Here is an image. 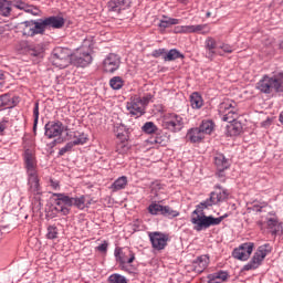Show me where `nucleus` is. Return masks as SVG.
<instances>
[{"label":"nucleus","mask_w":283,"mask_h":283,"mask_svg":"<svg viewBox=\"0 0 283 283\" xmlns=\"http://www.w3.org/2000/svg\"><path fill=\"white\" fill-rule=\"evenodd\" d=\"M55 199V211L62 213V216H70V207H75L83 211L85 209V196L81 197H70L65 193H53Z\"/></svg>","instance_id":"obj_1"},{"label":"nucleus","mask_w":283,"mask_h":283,"mask_svg":"<svg viewBox=\"0 0 283 283\" xmlns=\"http://www.w3.org/2000/svg\"><path fill=\"white\" fill-rule=\"evenodd\" d=\"M50 61L55 67L65 70V67L72 65V50L57 46L53 50Z\"/></svg>","instance_id":"obj_2"},{"label":"nucleus","mask_w":283,"mask_h":283,"mask_svg":"<svg viewBox=\"0 0 283 283\" xmlns=\"http://www.w3.org/2000/svg\"><path fill=\"white\" fill-rule=\"evenodd\" d=\"M206 209L209 210L211 208L207 203V201L203 200L199 205H197L196 209L192 211V216H197L190 219L191 224H193L195 231L200 232V231H207V229H209V226H206L205 223H202L203 218H209V216L205 213Z\"/></svg>","instance_id":"obj_3"},{"label":"nucleus","mask_w":283,"mask_h":283,"mask_svg":"<svg viewBox=\"0 0 283 283\" xmlns=\"http://www.w3.org/2000/svg\"><path fill=\"white\" fill-rule=\"evenodd\" d=\"M269 253H271V244L265 243L259 247L250 262L243 266L242 271H255V269H259L262 265L264 258H266Z\"/></svg>","instance_id":"obj_4"},{"label":"nucleus","mask_w":283,"mask_h":283,"mask_svg":"<svg viewBox=\"0 0 283 283\" xmlns=\"http://www.w3.org/2000/svg\"><path fill=\"white\" fill-rule=\"evenodd\" d=\"M219 113L223 114V123H238V108L235 107V102L227 99L219 105Z\"/></svg>","instance_id":"obj_5"},{"label":"nucleus","mask_w":283,"mask_h":283,"mask_svg":"<svg viewBox=\"0 0 283 283\" xmlns=\"http://www.w3.org/2000/svg\"><path fill=\"white\" fill-rule=\"evenodd\" d=\"M163 127L168 132H172V134H177V132H182L185 128V118L178 114L170 113L165 116Z\"/></svg>","instance_id":"obj_6"},{"label":"nucleus","mask_w":283,"mask_h":283,"mask_svg":"<svg viewBox=\"0 0 283 283\" xmlns=\"http://www.w3.org/2000/svg\"><path fill=\"white\" fill-rule=\"evenodd\" d=\"M216 191L210 192L209 198L206 199L208 207H213L216 205H220V202H226L229 200V190L222 188V186L217 185Z\"/></svg>","instance_id":"obj_7"},{"label":"nucleus","mask_w":283,"mask_h":283,"mask_svg":"<svg viewBox=\"0 0 283 283\" xmlns=\"http://www.w3.org/2000/svg\"><path fill=\"white\" fill-rule=\"evenodd\" d=\"M116 261L119 262V266L132 264L136 260V253L129 248H116L115 249Z\"/></svg>","instance_id":"obj_8"},{"label":"nucleus","mask_w":283,"mask_h":283,"mask_svg":"<svg viewBox=\"0 0 283 283\" xmlns=\"http://www.w3.org/2000/svg\"><path fill=\"white\" fill-rule=\"evenodd\" d=\"M255 244L253 242H247L239 245V248H235L232 252V256L235 258V260H240L241 262H247L249 258H251V253H253V248Z\"/></svg>","instance_id":"obj_9"},{"label":"nucleus","mask_w":283,"mask_h":283,"mask_svg":"<svg viewBox=\"0 0 283 283\" xmlns=\"http://www.w3.org/2000/svg\"><path fill=\"white\" fill-rule=\"evenodd\" d=\"M120 67V55L109 53L103 61V70L106 74H114Z\"/></svg>","instance_id":"obj_10"},{"label":"nucleus","mask_w":283,"mask_h":283,"mask_svg":"<svg viewBox=\"0 0 283 283\" xmlns=\"http://www.w3.org/2000/svg\"><path fill=\"white\" fill-rule=\"evenodd\" d=\"M63 122L61 120H52L48 122L44 126V136L46 138H56L63 135Z\"/></svg>","instance_id":"obj_11"},{"label":"nucleus","mask_w":283,"mask_h":283,"mask_svg":"<svg viewBox=\"0 0 283 283\" xmlns=\"http://www.w3.org/2000/svg\"><path fill=\"white\" fill-rule=\"evenodd\" d=\"M149 240L155 251H163L167 247V242H169V234H165L163 232H150Z\"/></svg>","instance_id":"obj_12"},{"label":"nucleus","mask_w":283,"mask_h":283,"mask_svg":"<svg viewBox=\"0 0 283 283\" xmlns=\"http://www.w3.org/2000/svg\"><path fill=\"white\" fill-rule=\"evenodd\" d=\"M92 63V54L90 52L71 53V64L76 67H87Z\"/></svg>","instance_id":"obj_13"},{"label":"nucleus","mask_w":283,"mask_h":283,"mask_svg":"<svg viewBox=\"0 0 283 283\" xmlns=\"http://www.w3.org/2000/svg\"><path fill=\"white\" fill-rule=\"evenodd\" d=\"M126 109L129 111L132 116H136L137 118H140V116L145 114V106L143 105L140 97H134L132 102L127 103Z\"/></svg>","instance_id":"obj_14"},{"label":"nucleus","mask_w":283,"mask_h":283,"mask_svg":"<svg viewBox=\"0 0 283 283\" xmlns=\"http://www.w3.org/2000/svg\"><path fill=\"white\" fill-rule=\"evenodd\" d=\"M256 90L261 92V94H273L275 88L273 87V76L264 75L258 83Z\"/></svg>","instance_id":"obj_15"},{"label":"nucleus","mask_w":283,"mask_h":283,"mask_svg":"<svg viewBox=\"0 0 283 283\" xmlns=\"http://www.w3.org/2000/svg\"><path fill=\"white\" fill-rule=\"evenodd\" d=\"M24 165L27 174H36V157H34V151L30 148L24 150Z\"/></svg>","instance_id":"obj_16"},{"label":"nucleus","mask_w":283,"mask_h":283,"mask_svg":"<svg viewBox=\"0 0 283 283\" xmlns=\"http://www.w3.org/2000/svg\"><path fill=\"white\" fill-rule=\"evenodd\" d=\"M17 105H19L18 97L8 93L0 95V112H3V109H12V107H17Z\"/></svg>","instance_id":"obj_17"},{"label":"nucleus","mask_w":283,"mask_h":283,"mask_svg":"<svg viewBox=\"0 0 283 283\" xmlns=\"http://www.w3.org/2000/svg\"><path fill=\"white\" fill-rule=\"evenodd\" d=\"M28 185L30 193L41 196V185L39 184V175H36V172L28 174Z\"/></svg>","instance_id":"obj_18"},{"label":"nucleus","mask_w":283,"mask_h":283,"mask_svg":"<svg viewBox=\"0 0 283 283\" xmlns=\"http://www.w3.org/2000/svg\"><path fill=\"white\" fill-rule=\"evenodd\" d=\"M214 165L217 167V171H227L231 167L229 159L224 157V154L217 153L214 156Z\"/></svg>","instance_id":"obj_19"},{"label":"nucleus","mask_w":283,"mask_h":283,"mask_svg":"<svg viewBox=\"0 0 283 283\" xmlns=\"http://www.w3.org/2000/svg\"><path fill=\"white\" fill-rule=\"evenodd\" d=\"M132 0H111L107 3L108 12H120V8H129Z\"/></svg>","instance_id":"obj_20"},{"label":"nucleus","mask_w":283,"mask_h":283,"mask_svg":"<svg viewBox=\"0 0 283 283\" xmlns=\"http://www.w3.org/2000/svg\"><path fill=\"white\" fill-rule=\"evenodd\" d=\"M218 43L212 36H208L205 41V50L207 59H213L216 56V50H218Z\"/></svg>","instance_id":"obj_21"},{"label":"nucleus","mask_w":283,"mask_h":283,"mask_svg":"<svg viewBox=\"0 0 283 283\" xmlns=\"http://www.w3.org/2000/svg\"><path fill=\"white\" fill-rule=\"evenodd\" d=\"M207 283H222L229 280V272L227 271H218L212 274L207 275Z\"/></svg>","instance_id":"obj_22"},{"label":"nucleus","mask_w":283,"mask_h":283,"mask_svg":"<svg viewBox=\"0 0 283 283\" xmlns=\"http://www.w3.org/2000/svg\"><path fill=\"white\" fill-rule=\"evenodd\" d=\"M46 28H53L54 30H61L65 25V19L63 17L51 15L44 19Z\"/></svg>","instance_id":"obj_23"},{"label":"nucleus","mask_w":283,"mask_h":283,"mask_svg":"<svg viewBox=\"0 0 283 283\" xmlns=\"http://www.w3.org/2000/svg\"><path fill=\"white\" fill-rule=\"evenodd\" d=\"M196 273H203L205 269L209 266V258L207 255L198 256L193 262Z\"/></svg>","instance_id":"obj_24"},{"label":"nucleus","mask_w":283,"mask_h":283,"mask_svg":"<svg viewBox=\"0 0 283 283\" xmlns=\"http://www.w3.org/2000/svg\"><path fill=\"white\" fill-rule=\"evenodd\" d=\"M226 218H229V213H224L223 216L218 218L213 216L203 217V220L201 222L202 224H206L208 229H210V227H218L219 224H221L222 220H226Z\"/></svg>","instance_id":"obj_25"},{"label":"nucleus","mask_w":283,"mask_h":283,"mask_svg":"<svg viewBox=\"0 0 283 283\" xmlns=\"http://www.w3.org/2000/svg\"><path fill=\"white\" fill-rule=\"evenodd\" d=\"M203 138L205 135L199 127L190 128L186 135V139L190 143H200Z\"/></svg>","instance_id":"obj_26"},{"label":"nucleus","mask_w":283,"mask_h":283,"mask_svg":"<svg viewBox=\"0 0 283 283\" xmlns=\"http://www.w3.org/2000/svg\"><path fill=\"white\" fill-rule=\"evenodd\" d=\"M273 88L276 94L283 93V72L272 76Z\"/></svg>","instance_id":"obj_27"},{"label":"nucleus","mask_w":283,"mask_h":283,"mask_svg":"<svg viewBox=\"0 0 283 283\" xmlns=\"http://www.w3.org/2000/svg\"><path fill=\"white\" fill-rule=\"evenodd\" d=\"M33 36L36 34H45V30H48V24L45 23V19L33 20Z\"/></svg>","instance_id":"obj_28"},{"label":"nucleus","mask_w":283,"mask_h":283,"mask_svg":"<svg viewBox=\"0 0 283 283\" xmlns=\"http://www.w3.org/2000/svg\"><path fill=\"white\" fill-rule=\"evenodd\" d=\"M202 105H205V101L202 99L200 93H192L190 95V106L192 107V109H200Z\"/></svg>","instance_id":"obj_29"},{"label":"nucleus","mask_w":283,"mask_h":283,"mask_svg":"<svg viewBox=\"0 0 283 283\" xmlns=\"http://www.w3.org/2000/svg\"><path fill=\"white\" fill-rule=\"evenodd\" d=\"M216 128V124L211 119H203L199 125L201 134H211Z\"/></svg>","instance_id":"obj_30"},{"label":"nucleus","mask_w":283,"mask_h":283,"mask_svg":"<svg viewBox=\"0 0 283 283\" xmlns=\"http://www.w3.org/2000/svg\"><path fill=\"white\" fill-rule=\"evenodd\" d=\"M10 12H12V1L0 0V15L10 17Z\"/></svg>","instance_id":"obj_31"},{"label":"nucleus","mask_w":283,"mask_h":283,"mask_svg":"<svg viewBox=\"0 0 283 283\" xmlns=\"http://www.w3.org/2000/svg\"><path fill=\"white\" fill-rule=\"evenodd\" d=\"M127 187V177L117 178L111 186L112 191H120Z\"/></svg>","instance_id":"obj_32"},{"label":"nucleus","mask_w":283,"mask_h":283,"mask_svg":"<svg viewBox=\"0 0 283 283\" xmlns=\"http://www.w3.org/2000/svg\"><path fill=\"white\" fill-rule=\"evenodd\" d=\"M180 23L179 19L176 18H168L167 15H163V20L159 22V27L164 30H167V28H171V25H178Z\"/></svg>","instance_id":"obj_33"},{"label":"nucleus","mask_w":283,"mask_h":283,"mask_svg":"<svg viewBox=\"0 0 283 283\" xmlns=\"http://www.w3.org/2000/svg\"><path fill=\"white\" fill-rule=\"evenodd\" d=\"M242 134V123L233 122L228 126V136H240Z\"/></svg>","instance_id":"obj_34"},{"label":"nucleus","mask_w":283,"mask_h":283,"mask_svg":"<svg viewBox=\"0 0 283 283\" xmlns=\"http://www.w3.org/2000/svg\"><path fill=\"white\" fill-rule=\"evenodd\" d=\"M177 59H185V54L177 49H171L164 55V61H177Z\"/></svg>","instance_id":"obj_35"},{"label":"nucleus","mask_w":283,"mask_h":283,"mask_svg":"<svg viewBox=\"0 0 283 283\" xmlns=\"http://www.w3.org/2000/svg\"><path fill=\"white\" fill-rule=\"evenodd\" d=\"M20 25H24L23 34L27 36H34V20H27L21 22Z\"/></svg>","instance_id":"obj_36"},{"label":"nucleus","mask_w":283,"mask_h":283,"mask_svg":"<svg viewBox=\"0 0 283 283\" xmlns=\"http://www.w3.org/2000/svg\"><path fill=\"white\" fill-rule=\"evenodd\" d=\"M164 209L165 206L153 202L148 206V213H150V216H163Z\"/></svg>","instance_id":"obj_37"},{"label":"nucleus","mask_w":283,"mask_h":283,"mask_svg":"<svg viewBox=\"0 0 283 283\" xmlns=\"http://www.w3.org/2000/svg\"><path fill=\"white\" fill-rule=\"evenodd\" d=\"M161 216H164V218H169V220H174V218H178V216H180V211L175 210L170 206H164Z\"/></svg>","instance_id":"obj_38"},{"label":"nucleus","mask_w":283,"mask_h":283,"mask_svg":"<svg viewBox=\"0 0 283 283\" xmlns=\"http://www.w3.org/2000/svg\"><path fill=\"white\" fill-rule=\"evenodd\" d=\"M142 132L144 134H158L159 129L154 122H146L142 127Z\"/></svg>","instance_id":"obj_39"},{"label":"nucleus","mask_w":283,"mask_h":283,"mask_svg":"<svg viewBox=\"0 0 283 283\" xmlns=\"http://www.w3.org/2000/svg\"><path fill=\"white\" fill-rule=\"evenodd\" d=\"M123 85H125V82L120 76H114L109 81V86L112 87V90H122Z\"/></svg>","instance_id":"obj_40"},{"label":"nucleus","mask_w":283,"mask_h":283,"mask_svg":"<svg viewBox=\"0 0 283 283\" xmlns=\"http://www.w3.org/2000/svg\"><path fill=\"white\" fill-rule=\"evenodd\" d=\"M28 52L30 56H41L43 52H45V49L43 48V45L38 44V45L30 46Z\"/></svg>","instance_id":"obj_41"},{"label":"nucleus","mask_w":283,"mask_h":283,"mask_svg":"<svg viewBox=\"0 0 283 283\" xmlns=\"http://www.w3.org/2000/svg\"><path fill=\"white\" fill-rule=\"evenodd\" d=\"M119 129L124 130L125 133L117 134V138H119L120 143H127V140H129V128L124 124H120Z\"/></svg>","instance_id":"obj_42"},{"label":"nucleus","mask_w":283,"mask_h":283,"mask_svg":"<svg viewBox=\"0 0 283 283\" xmlns=\"http://www.w3.org/2000/svg\"><path fill=\"white\" fill-rule=\"evenodd\" d=\"M33 117V134L36 136V127H39V102L34 103Z\"/></svg>","instance_id":"obj_43"},{"label":"nucleus","mask_w":283,"mask_h":283,"mask_svg":"<svg viewBox=\"0 0 283 283\" xmlns=\"http://www.w3.org/2000/svg\"><path fill=\"white\" fill-rule=\"evenodd\" d=\"M107 282L108 283H127V277L118 273H114L108 276Z\"/></svg>","instance_id":"obj_44"},{"label":"nucleus","mask_w":283,"mask_h":283,"mask_svg":"<svg viewBox=\"0 0 283 283\" xmlns=\"http://www.w3.org/2000/svg\"><path fill=\"white\" fill-rule=\"evenodd\" d=\"M206 28H207V24L187 25L186 32H201V34H207V31H202Z\"/></svg>","instance_id":"obj_45"},{"label":"nucleus","mask_w":283,"mask_h":283,"mask_svg":"<svg viewBox=\"0 0 283 283\" xmlns=\"http://www.w3.org/2000/svg\"><path fill=\"white\" fill-rule=\"evenodd\" d=\"M46 238L48 240H56L59 238V229L56 228V226L48 227Z\"/></svg>","instance_id":"obj_46"},{"label":"nucleus","mask_w":283,"mask_h":283,"mask_svg":"<svg viewBox=\"0 0 283 283\" xmlns=\"http://www.w3.org/2000/svg\"><path fill=\"white\" fill-rule=\"evenodd\" d=\"M277 224H280L277 218L268 219V228L272 230V235H277Z\"/></svg>","instance_id":"obj_47"},{"label":"nucleus","mask_w":283,"mask_h":283,"mask_svg":"<svg viewBox=\"0 0 283 283\" xmlns=\"http://www.w3.org/2000/svg\"><path fill=\"white\" fill-rule=\"evenodd\" d=\"M11 8H17L18 10H27L28 3L23 0H13L11 1Z\"/></svg>","instance_id":"obj_48"},{"label":"nucleus","mask_w":283,"mask_h":283,"mask_svg":"<svg viewBox=\"0 0 283 283\" xmlns=\"http://www.w3.org/2000/svg\"><path fill=\"white\" fill-rule=\"evenodd\" d=\"M75 140H73V145L76 147V145H85L87 143V137H85V134H80L78 136L74 135Z\"/></svg>","instance_id":"obj_49"},{"label":"nucleus","mask_w":283,"mask_h":283,"mask_svg":"<svg viewBox=\"0 0 283 283\" xmlns=\"http://www.w3.org/2000/svg\"><path fill=\"white\" fill-rule=\"evenodd\" d=\"M74 144L73 142H69L64 147H62L60 150H59V156H65V154H67V151H72V149L74 148Z\"/></svg>","instance_id":"obj_50"},{"label":"nucleus","mask_w":283,"mask_h":283,"mask_svg":"<svg viewBox=\"0 0 283 283\" xmlns=\"http://www.w3.org/2000/svg\"><path fill=\"white\" fill-rule=\"evenodd\" d=\"M129 149V145L127 144V142H120L117 145V151L118 154H127V150Z\"/></svg>","instance_id":"obj_51"},{"label":"nucleus","mask_w":283,"mask_h":283,"mask_svg":"<svg viewBox=\"0 0 283 283\" xmlns=\"http://www.w3.org/2000/svg\"><path fill=\"white\" fill-rule=\"evenodd\" d=\"M164 54H167V50H165V49H157V50L153 51L151 56L154 59H160V56H164Z\"/></svg>","instance_id":"obj_52"},{"label":"nucleus","mask_w":283,"mask_h":283,"mask_svg":"<svg viewBox=\"0 0 283 283\" xmlns=\"http://www.w3.org/2000/svg\"><path fill=\"white\" fill-rule=\"evenodd\" d=\"M107 247H109V244L107 241H104L102 244L96 247V251H99V253H107Z\"/></svg>","instance_id":"obj_53"},{"label":"nucleus","mask_w":283,"mask_h":283,"mask_svg":"<svg viewBox=\"0 0 283 283\" xmlns=\"http://www.w3.org/2000/svg\"><path fill=\"white\" fill-rule=\"evenodd\" d=\"M219 50H222L223 52H226V54H231L233 52V48H231V45L229 44H222L218 46Z\"/></svg>","instance_id":"obj_54"},{"label":"nucleus","mask_w":283,"mask_h":283,"mask_svg":"<svg viewBox=\"0 0 283 283\" xmlns=\"http://www.w3.org/2000/svg\"><path fill=\"white\" fill-rule=\"evenodd\" d=\"M151 98H154V96L151 94H147L144 97H140L142 104L146 107L149 105V102L151 101Z\"/></svg>","instance_id":"obj_55"},{"label":"nucleus","mask_w":283,"mask_h":283,"mask_svg":"<svg viewBox=\"0 0 283 283\" xmlns=\"http://www.w3.org/2000/svg\"><path fill=\"white\" fill-rule=\"evenodd\" d=\"M34 10H39L30 4H27V9H24V12H28L29 14H33V17H36L39 13Z\"/></svg>","instance_id":"obj_56"},{"label":"nucleus","mask_w":283,"mask_h":283,"mask_svg":"<svg viewBox=\"0 0 283 283\" xmlns=\"http://www.w3.org/2000/svg\"><path fill=\"white\" fill-rule=\"evenodd\" d=\"M122 271H126V273H134L136 271V268L126 265H119Z\"/></svg>","instance_id":"obj_57"},{"label":"nucleus","mask_w":283,"mask_h":283,"mask_svg":"<svg viewBox=\"0 0 283 283\" xmlns=\"http://www.w3.org/2000/svg\"><path fill=\"white\" fill-rule=\"evenodd\" d=\"M150 143H151L153 145H163V137H158V136L151 137V138H150Z\"/></svg>","instance_id":"obj_58"},{"label":"nucleus","mask_w":283,"mask_h":283,"mask_svg":"<svg viewBox=\"0 0 283 283\" xmlns=\"http://www.w3.org/2000/svg\"><path fill=\"white\" fill-rule=\"evenodd\" d=\"M264 207H266V205H264V206L254 205L253 206V211H256L258 213H261V211H262V209H264Z\"/></svg>","instance_id":"obj_59"},{"label":"nucleus","mask_w":283,"mask_h":283,"mask_svg":"<svg viewBox=\"0 0 283 283\" xmlns=\"http://www.w3.org/2000/svg\"><path fill=\"white\" fill-rule=\"evenodd\" d=\"M216 176H218V178H221V182H224V170H217Z\"/></svg>","instance_id":"obj_60"},{"label":"nucleus","mask_w":283,"mask_h":283,"mask_svg":"<svg viewBox=\"0 0 283 283\" xmlns=\"http://www.w3.org/2000/svg\"><path fill=\"white\" fill-rule=\"evenodd\" d=\"M3 81H6V72H3V70H0V85H3Z\"/></svg>","instance_id":"obj_61"},{"label":"nucleus","mask_w":283,"mask_h":283,"mask_svg":"<svg viewBox=\"0 0 283 283\" xmlns=\"http://www.w3.org/2000/svg\"><path fill=\"white\" fill-rule=\"evenodd\" d=\"M6 123H8V120L3 119L1 123H0V132H6Z\"/></svg>","instance_id":"obj_62"},{"label":"nucleus","mask_w":283,"mask_h":283,"mask_svg":"<svg viewBox=\"0 0 283 283\" xmlns=\"http://www.w3.org/2000/svg\"><path fill=\"white\" fill-rule=\"evenodd\" d=\"M7 28H8V24H3L0 22V34H3Z\"/></svg>","instance_id":"obj_63"},{"label":"nucleus","mask_w":283,"mask_h":283,"mask_svg":"<svg viewBox=\"0 0 283 283\" xmlns=\"http://www.w3.org/2000/svg\"><path fill=\"white\" fill-rule=\"evenodd\" d=\"M50 182H51V187L53 188V189H56L57 187H59V181H55V180H50Z\"/></svg>","instance_id":"obj_64"}]
</instances>
